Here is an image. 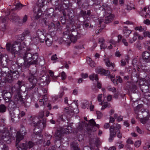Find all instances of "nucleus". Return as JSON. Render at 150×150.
I'll return each mask as SVG.
<instances>
[{"label":"nucleus","mask_w":150,"mask_h":150,"mask_svg":"<svg viewBox=\"0 0 150 150\" xmlns=\"http://www.w3.org/2000/svg\"><path fill=\"white\" fill-rule=\"evenodd\" d=\"M124 35L126 38L128 37L131 33L130 30L128 29H125L123 30Z\"/></svg>","instance_id":"40"},{"label":"nucleus","mask_w":150,"mask_h":150,"mask_svg":"<svg viewBox=\"0 0 150 150\" xmlns=\"http://www.w3.org/2000/svg\"><path fill=\"white\" fill-rule=\"evenodd\" d=\"M75 28H74L73 27H72V28L71 29V34L70 35H72L74 36H76L77 37H80V34L78 33L77 31V30L76 28V27H74Z\"/></svg>","instance_id":"20"},{"label":"nucleus","mask_w":150,"mask_h":150,"mask_svg":"<svg viewBox=\"0 0 150 150\" xmlns=\"http://www.w3.org/2000/svg\"><path fill=\"white\" fill-rule=\"evenodd\" d=\"M33 41L35 43V44H38L40 42H40V40L39 39H38V38H35L33 39Z\"/></svg>","instance_id":"54"},{"label":"nucleus","mask_w":150,"mask_h":150,"mask_svg":"<svg viewBox=\"0 0 150 150\" xmlns=\"http://www.w3.org/2000/svg\"><path fill=\"white\" fill-rule=\"evenodd\" d=\"M103 6L104 7V9L105 11V12H106L109 14H111V9L109 6L106 4L103 5Z\"/></svg>","instance_id":"28"},{"label":"nucleus","mask_w":150,"mask_h":150,"mask_svg":"<svg viewBox=\"0 0 150 150\" xmlns=\"http://www.w3.org/2000/svg\"><path fill=\"white\" fill-rule=\"evenodd\" d=\"M44 116V112L43 111H41L40 112L38 117L39 118H42Z\"/></svg>","instance_id":"62"},{"label":"nucleus","mask_w":150,"mask_h":150,"mask_svg":"<svg viewBox=\"0 0 150 150\" xmlns=\"http://www.w3.org/2000/svg\"><path fill=\"white\" fill-rule=\"evenodd\" d=\"M3 97L6 102H9L11 97V95L10 92H6L4 93Z\"/></svg>","instance_id":"18"},{"label":"nucleus","mask_w":150,"mask_h":150,"mask_svg":"<svg viewBox=\"0 0 150 150\" xmlns=\"http://www.w3.org/2000/svg\"><path fill=\"white\" fill-rule=\"evenodd\" d=\"M110 72L108 70H104V71L103 72V74L104 76H108V77L109 78L111 79L112 78H114V77L113 76L110 75Z\"/></svg>","instance_id":"36"},{"label":"nucleus","mask_w":150,"mask_h":150,"mask_svg":"<svg viewBox=\"0 0 150 150\" xmlns=\"http://www.w3.org/2000/svg\"><path fill=\"white\" fill-rule=\"evenodd\" d=\"M79 37H77L76 36H74L72 35H70V39L71 42L75 43L77 40V38Z\"/></svg>","instance_id":"44"},{"label":"nucleus","mask_w":150,"mask_h":150,"mask_svg":"<svg viewBox=\"0 0 150 150\" xmlns=\"http://www.w3.org/2000/svg\"><path fill=\"white\" fill-rule=\"evenodd\" d=\"M108 90L114 93H116L117 91L116 88L115 87L109 88H108Z\"/></svg>","instance_id":"52"},{"label":"nucleus","mask_w":150,"mask_h":150,"mask_svg":"<svg viewBox=\"0 0 150 150\" xmlns=\"http://www.w3.org/2000/svg\"><path fill=\"white\" fill-rule=\"evenodd\" d=\"M25 52L23 55V58L24 60L23 66L26 68H28L31 65L36 64L38 60V54L37 53H32L29 51Z\"/></svg>","instance_id":"1"},{"label":"nucleus","mask_w":150,"mask_h":150,"mask_svg":"<svg viewBox=\"0 0 150 150\" xmlns=\"http://www.w3.org/2000/svg\"><path fill=\"white\" fill-rule=\"evenodd\" d=\"M0 132L1 134V139L7 143H9L11 139L9 136L10 133L8 129L5 127H0Z\"/></svg>","instance_id":"5"},{"label":"nucleus","mask_w":150,"mask_h":150,"mask_svg":"<svg viewBox=\"0 0 150 150\" xmlns=\"http://www.w3.org/2000/svg\"><path fill=\"white\" fill-rule=\"evenodd\" d=\"M61 76L62 77V80H64L66 79L67 76L65 73L63 71L62 73Z\"/></svg>","instance_id":"55"},{"label":"nucleus","mask_w":150,"mask_h":150,"mask_svg":"<svg viewBox=\"0 0 150 150\" xmlns=\"http://www.w3.org/2000/svg\"><path fill=\"white\" fill-rule=\"evenodd\" d=\"M104 69L101 68H97L96 69V73L99 74H103V72L104 71Z\"/></svg>","instance_id":"46"},{"label":"nucleus","mask_w":150,"mask_h":150,"mask_svg":"<svg viewBox=\"0 0 150 150\" xmlns=\"http://www.w3.org/2000/svg\"><path fill=\"white\" fill-rule=\"evenodd\" d=\"M11 62L7 67L9 68L10 72L17 70V69L20 68V66L16 62H13L12 60H11Z\"/></svg>","instance_id":"12"},{"label":"nucleus","mask_w":150,"mask_h":150,"mask_svg":"<svg viewBox=\"0 0 150 150\" xmlns=\"http://www.w3.org/2000/svg\"><path fill=\"white\" fill-rule=\"evenodd\" d=\"M25 84L24 81H18L17 84L11 88V91L14 95L21 94V92L24 91L23 89L25 88Z\"/></svg>","instance_id":"4"},{"label":"nucleus","mask_w":150,"mask_h":150,"mask_svg":"<svg viewBox=\"0 0 150 150\" xmlns=\"http://www.w3.org/2000/svg\"><path fill=\"white\" fill-rule=\"evenodd\" d=\"M54 9L52 8H50L47 11V14L48 16H52L54 15Z\"/></svg>","instance_id":"37"},{"label":"nucleus","mask_w":150,"mask_h":150,"mask_svg":"<svg viewBox=\"0 0 150 150\" xmlns=\"http://www.w3.org/2000/svg\"><path fill=\"white\" fill-rule=\"evenodd\" d=\"M11 16L12 17L11 18V19L13 21L15 22H17L18 23H21V21H20L21 20L19 17L17 15L15 14H13Z\"/></svg>","instance_id":"21"},{"label":"nucleus","mask_w":150,"mask_h":150,"mask_svg":"<svg viewBox=\"0 0 150 150\" xmlns=\"http://www.w3.org/2000/svg\"><path fill=\"white\" fill-rule=\"evenodd\" d=\"M30 33V32L28 30H26L25 31H24L23 33V36H22L21 37V40H23L24 39V37L26 36H27L29 34V33Z\"/></svg>","instance_id":"47"},{"label":"nucleus","mask_w":150,"mask_h":150,"mask_svg":"<svg viewBox=\"0 0 150 150\" xmlns=\"http://www.w3.org/2000/svg\"><path fill=\"white\" fill-rule=\"evenodd\" d=\"M97 117L98 119L101 118L103 116V114L100 111H96Z\"/></svg>","instance_id":"49"},{"label":"nucleus","mask_w":150,"mask_h":150,"mask_svg":"<svg viewBox=\"0 0 150 150\" xmlns=\"http://www.w3.org/2000/svg\"><path fill=\"white\" fill-rule=\"evenodd\" d=\"M33 126L35 127L33 130L34 133L36 135H40L42 132V129L46 126V121L44 120L41 123L40 121H38L37 123H35Z\"/></svg>","instance_id":"6"},{"label":"nucleus","mask_w":150,"mask_h":150,"mask_svg":"<svg viewBox=\"0 0 150 150\" xmlns=\"http://www.w3.org/2000/svg\"><path fill=\"white\" fill-rule=\"evenodd\" d=\"M111 106L110 104L107 102H104L102 106L101 110H103L105 108H109Z\"/></svg>","instance_id":"41"},{"label":"nucleus","mask_w":150,"mask_h":150,"mask_svg":"<svg viewBox=\"0 0 150 150\" xmlns=\"http://www.w3.org/2000/svg\"><path fill=\"white\" fill-rule=\"evenodd\" d=\"M16 147L18 149H19V148H21V150H27L28 149V144L27 143H22L21 144H20V145H19L18 143V147L16 146Z\"/></svg>","instance_id":"23"},{"label":"nucleus","mask_w":150,"mask_h":150,"mask_svg":"<svg viewBox=\"0 0 150 150\" xmlns=\"http://www.w3.org/2000/svg\"><path fill=\"white\" fill-rule=\"evenodd\" d=\"M24 6L25 5L20 3H17L16 5V7L14 9V10L21 9L22 7Z\"/></svg>","instance_id":"42"},{"label":"nucleus","mask_w":150,"mask_h":150,"mask_svg":"<svg viewBox=\"0 0 150 150\" xmlns=\"http://www.w3.org/2000/svg\"><path fill=\"white\" fill-rule=\"evenodd\" d=\"M142 105L141 104L139 105L138 106H137L134 109L135 112L137 114L138 111L140 112L141 111H142V109L140 110V109L142 107Z\"/></svg>","instance_id":"43"},{"label":"nucleus","mask_w":150,"mask_h":150,"mask_svg":"<svg viewBox=\"0 0 150 150\" xmlns=\"http://www.w3.org/2000/svg\"><path fill=\"white\" fill-rule=\"evenodd\" d=\"M105 62L106 65L108 67H112V69H111V70H112V69H114V65L112 63H110V61L108 59H106L105 60ZM113 71H116V70H113Z\"/></svg>","instance_id":"31"},{"label":"nucleus","mask_w":150,"mask_h":150,"mask_svg":"<svg viewBox=\"0 0 150 150\" xmlns=\"http://www.w3.org/2000/svg\"><path fill=\"white\" fill-rule=\"evenodd\" d=\"M0 60V64L4 67H8V65L11 62L7 55H3Z\"/></svg>","instance_id":"11"},{"label":"nucleus","mask_w":150,"mask_h":150,"mask_svg":"<svg viewBox=\"0 0 150 150\" xmlns=\"http://www.w3.org/2000/svg\"><path fill=\"white\" fill-rule=\"evenodd\" d=\"M142 112H143V113L144 115H143V116H146L143 118L141 119L140 120V122L142 123L145 124L147 122L149 119V116H148V113L146 111H145L144 112L142 111Z\"/></svg>","instance_id":"15"},{"label":"nucleus","mask_w":150,"mask_h":150,"mask_svg":"<svg viewBox=\"0 0 150 150\" xmlns=\"http://www.w3.org/2000/svg\"><path fill=\"white\" fill-rule=\"evenodd\" d=\"M144 95V98L150 101V95L146 93Z\"/></svg>","instance_id":"63"},{"label":"nucleus","mask_w":150,"mask_h":150,"mask_svg":"<svg viewBox=\"0 0 150 150\" xmlns=\"http://www.w3.org/2000/svg\"><path fill=\"white\" fill-rule=\"evenodd\" d=\"M114 17V16L112 14H109L108 16L105 17V23L107 24L111 22L113 20Z\"/></svg>","instance_id":"19"},{"label":"nucleus","mask_w":150,"mask_h":150,"mask_svg":"<svg viewBox=\"0 0 150 150\" xmlns=\"http://www.w3.org/2000/svg\"><path fill=\"white\" fill-rule=\"evenodd\" d=\"M77 142H73L71 144V146L74 150H80V149L79 146Z\"/></svg>","instance_id":"26"},{"label":"nucleus","mask_w":150,"mask_h":150,"mask_svg":"<svg viewBox=\"0 0 150 150\" xmlns=\"http://www.w3.org/2000/svg\"><path fill=\"white\" fill-rule=\"evenodd\" d=\"M55 27L54 24L53 23L51 22L49 25H48V27L49 30L51 28H54Z\"/></svg>","instance_id":"56"},{"label":"nucleus","mask_w":150,"mask_h":150,"mask_svg":"<svg viewBox=\"0 0 150 150\" xmlns=\"http://www.w3.org/2000/svg\"><path fill=\"white\" fill-rule=\"evenodd\" d=\"M38 4L39 6L40 7H42L44 6V0H38Z\"/></svg>","instance_id":"45"},{"label":"nucleus","mask_w":150,"mask_h":150,"mask_svg":"<svg viewBox=\"0 0 150 150\" xmlns=\"http://www.w3.org/2000/svg\"><path fill=\"white\" fill-rule=\"evenodd\" d=\"M138 36V34L136 32L134 34V36L132 38H130L129 39V42L130 43H133L137 39V37Z\"/></svg>","instance_id":"24"},{"label":"nucleus","mask_w":150,"mask_h":150,"mask_svg":"<svg viewBox=\"0 0 150 150\" xmlns=\"http://www.w3.org/2000/svg\"><path fill=\"white\" fill-rule=\"evenodd\" d=\"M27 19H28L27 16L25 15L24 16V17H23V19H22V22H21V23H25L27 20Z\"/></svg>","instance_id":"58"},{"label":"nucleus","mask_w":150,"mask_h":150,"mask_svg":"<svg viewBox=\"0 0 150 150\" xmlns=\"http://www.w3.org/2000/svg\"><path fill=\"white\" fill-rule=\"evenodd\" d=\"M141 94L139 92H137L135 94H132L131 96L132 100L133 101L136 102L140 99Z\"/></svg>","instance_id":"17"},{"label":"nucleus","mask_w":150,"mask_h":150,"mask_svg":"<svg viewBox=\"0 0 150 150\" xmlns=\"http://www.w3.org/2000/svg\"><path fill=\"white\" fill-rule=\"evenodd\" d=\"M69 38L70 36H69L67 34V33L66 34L64 35L63 37V40L66 41V39H69Z\"/></svg>","instance_id":"61"},{"label":"nucleus","mask_w":150,"mask_h":150,"mask_svg":"<svg viewBox=\"0 0 150 150\" xmlns=\"http://www.w3.org/2000/svg\"><path fill=\"white\" fill-rule=\"evenodd\" d=\"M138 90L137 89V87L135 85H132L130 86L129 88V91L132 94H135L138 92Z\"/></svg>","instance_id":"22"},{"label":"nucleus","mask_w":150,"mask_h":150,"mask_svg":"<svg viewBox=\"0 0 150 150\" xmlns=\"http://www.w3.org/2000/svg\"><path fill=\"white\" fill-rule=\"evenodd\" d=\"M60 20L61 23L62 24H65L66 22L65 17L64 16H62L60 17Z\"/></svg>","instance_id":"50"},{"label":"nucleus","mask_w":150,"mask_h":150,"mask_svg":"<svg viewBox=\"0 0 150 150\" xmlns=\"http://www.w3.org/2000/svg\"><path fill=\"white\" fill-rule=\"evenodd\" d=\"M36 72V71L35 70L33 71L30 70V75L28 78V80L29 82L31 83L32 86H30L28 87H25L24 89H25V91H24L23 92L25 93L27 91V93L28 91H31L36 86L37 83V80L35 76V74Z\"/></svg>","instance_id":"2"},{"label":"nucleus","mask_w":150,"mask_h":150,"mask_svg":"<svg viewBox=\"0 0 150 150\" xmlns=\"http://www.w3.org/2000/svg\"><path fill=\"white\" fill-rule=\"evenodd\" d=\"M27 144H28V148L29 149H31L35 145L34 143L31 141L29 142Z\"/></svg>","instance_id":"51"},{"label":"nucleus","mask_w":150,"mask_h":150,"mask_svg":"<svg viewBox=\"0 0 150 150\" xmlns=\"http://www.w3.org/2000/svg\"><path fill=\"white\" fill-rule=\"evenodd\" d=\"M26 130L24 127L21 128L19 132H18L16 135V146L18 147V144L24 138V135L26 133Z\"/></svg>","instance_id":"7"},{"label":"nucleus","mask_w":150,"mask_h":150,"mask_svg":"<svg viewBox=\"0 0 150 150\" xmlns=\"http://www.w3.org/2000/svg\"><path fill=\"white\" fill-rule=\"evenodd\" d=\"M87 62L88 64L91 67H95V64L94 62L89 57L87 58Z\"/></svg>","instance_id":"29"},{"label":"nucleus","mask_w":150,"mask_h":150,"mask_svg":"<svg viewBox=\"0 0 150 150\" xmlns=\"http://www.w3.org/2000/svg\"><path fill=\"white\" fill-rule=\"evenodd\" d=\"M19 115H20V112L18 109L10 112V115L11 120L13 122L16 123L19 121L20 117Z\"/></svg>","instance_id":"9"},{"label":"nucleus","mask_w":150,"mask_h":150,"mask_svg":"<svg viewBox=\"0 0 150 150\" xmlns=\"http://www.w3.org/2000/svg\"><path fill=\"white\" fill-rule=\"evenodd\" d=\"M89 122L90 123V125L93 126H96L98 128H99V125L98 124H96L95 122L94 121L93 119H92L89 120Z\"/></svg>","instance_id":"39"},{"label":"nucleus","mask_w":150,"mask_h":150,"mask_svg":"<svg viewBox=\"0 0 150 150\" xmlns=\"http://www.w3.org/2000/svg\"><path fill=\"white\" fill-rule=\"evenodd\" d=\"M80 14L81 16L84 17L86 14V12L85 11L81 10L80 12Z\"/></svg>","instance_id":"53"},{"label":"nucleus","mask_w":150,"mask_h":150,"mask_svg":"<svg viewBox=\"0 0 150 150\" xmlns=\"http://www.w3.org/2000/svg\"><path fill=\"white\" fill-rule=\"evenodd\" d=\"M145 37H146L147 36L148 37H149L150 38V33L146 31L144 32L143 33Z\"/></svg>","instance_id":"60"},{"label":"nucleus","mask_w":150,"mask_h":150,"mask_svg":"<svg viewBox=\"0 0 150 150\" xmlns=\"http://www.w3.org/2000/svg\"><path fill=\"white\" fill-rule=\"evenodd\" d=\"M114 128L115 129L119 130L121 128L120 125L118 124H116L115 126H114Z\"/></svg>","instance_id":"59"},{"label":"nucleus","mask_w":150,"mask_h":150,"mask_svg":"<svg viewBox=\"0 0 150 150\" xmlns=\"http://www.w3.org/2000/svg\"><path fill=\"white\" fill-rule=\"evenodd\" d=\"M142 55L144 59H147L150 57V54L148 51H146L142 53Z\"/></svg>","instance_id":"32"},{"label":"nucleus","mask_w":150,"mask_h":150,"mask_svg":"<svg viewBox=\"0 0 150 150\" xmlns=\"http://www.w3.org/2000/svg\"><path fill=\"white\" fill-rule=\"evenodd\" d=\"M14 79L11 74H8L7 75L6 77V81H7L8 82L11 83Z\"/></svg>","instance_id":"27"},{"label":"nucleus","mask_w":150,"mask_h":150,"mask_svg":"<svg viewBox=\"0 0 150 150\" xmlns=\"http://www.w3.org/2000/svg\"><path fill=\"white\" fill-rule=\"evenodd\" d=\"M12 46L11 45L10 43H7L6 44V48L7 50L8 51L10 50V49H11Z\"/></svg>","instance_id":"48"},{"label":"nucleus","mask_w":150,"mask_h":150,"mask_svg":"<svg viewBox=\"0 0 150 150\" xmlns=\"http://www.w3.org/2000/svg\"><path fill=\"white\" fill-rule=\"evenodd\" d=\"M122 42L125 46H127L128 45V43L127 42V41L125 39L123 38L122 39Z\"/></svg>","instance_id":"57"},{"label":"nucleus","mask_w":150,"mask_h":150,"mask_svg":"<svg viewBox=\"0 0 150 150\" xmlns=\"http://www.w3.org/2000/svg\"><path fill=\"white\" fill-rule=\"evenodd\" d=\"M11 74L14 79H17L19 76V73L18 70L11 71Z\"/></svg>","instance_id":"25"},{"label":"nucleus","mask_w":150,"mask_h":150,"mask_svg":"<svg viewBox=\"0 0 150 150\" xmlns=\"http://www.w3.org/2000/svg\"><path fill=\"white\" fill-rule=\"evenodd\" d=\"M36 33L40 42H44L46 37V30L43 29H38Z\"/></svg>","instance_id":"10"},{"label":"nucleus","mask_w":150,"mask_h":150,"mask_svg":"<svg viewBox=\"0 0 150 150\" xmlns=\"http://www.w3.org/2000/svg\"><path fill=\"white\" fill-rule=\"evenodd\" d=\"M110 136L109 140L110 142L113 139V137H115L116 135V130L114 128V126H111L110 128Z\"/></svg>","instance_id":"13"},{"label":"nucleus","mask_w":150,"mask_h":150,"mask_svg":"<svg viewBox=\"0 0 150 150\" xmlns=\"http://www.w3.org/2000/svg\"><path fill=\"white\" fill-rule=\"evenodd\" d=\"M141 142L139 141H137L134 144V145L136 147H139L141 144Z\"/></svg>","instance_id":"64"},{"label":"nucleus","mask_w":150,"mask_h":150,"mask_svg":"<svg viewBox=\"0 0 150 150\" xmlns=\"http://www.w3.org/2000/svg\"><path fill=\"white\" fill-rule=\"evenodd\" d=\"M21 49L22 47L21 43L20 42L15 41L12 45L11 52L12 53L14 54V55L15 56V54H17L18 51L21 50Z\"/></svg>","instance_id":"8"},{"label":"nucleus","mask_w":150,"mask_h":150,"mask_svg":"<svg viewBox=\"0 0 150 150\" xmlns=\"http://www.w3.org/2000/svg\"><path fill=\"white\" fill-rule=\"evenodd\" d=\"M90 79L92 80H93L94 79L96 81H98V75L97 74H93L90 75L89 76Z\"/></svg>","instance_id":"38"},{"label":"nucleus","mask_w":150,"mask_h":150,"mask_svg":"<svg viewBox=\"0 0 150 150\" xmlns=\"http://www.w3.org/2000/svg\"><path fill=\"white\" fill-rule=\"evenodd\" d=\"M13 98V101H11L10 102L8 105L9 107H10L11 106V107L14 108L17 105L20 106L22 105H25V101L21 94L14 95Z\"/></svg>","instance_id":"3"},{"label":"nucleus","mask_w":150,"mask_h":150,"mask_svg":"<svg viewBox=\"0 0 150 150\" xmlns=\"http://www.w3.org/2000/svg\"><path fill=\"white\" fill-rule=\"evenodd\" d=\"M46 45L49 47L52 44L53 39L50 35L47 36L45 39Z\"/></svg>","instance_id":"16"},{"label":"nucleus","mask_w":150,"mask_h":150,"mask_svg":"<svg viewBox=\"0 0 150 150\" xmlns=\"http://www.w3.org/2000/svg\"><path fill=\"white\" fill-rule=\"evenodd\" d=\"M39 21L42 25H47L48 23V20L46 18H43L40 19Z\"/></svg>","instance_id":"35"},{"label":"nucleus","mask_w":150,"mask_h":150,"mask_svg":"<svg viewBox=\"0 0 150 150\" xmlns=\"http://www.w3.org/2000/svg\"><path fill=\"white\" fill-rule=\"evenodd\" d=\"M54 136L56 139H59L62 136L61 132L59 130H57L56 131Z\"/></svg>","instance_id":"34"},{"label":"nucleus","mask_w":150,"mask_h":150,"mask_svg":"<svg viewBox=\"0 0 150 150\" xmlns=\"http://www.w3.org/2000/svg\"><path fill=\"white\" fill-rule=\"evenodd\" d=\"M7 107L4 104H1L0 105V113H3L6 111Z\"/></svg>","instance_id":"33"},{"label":"nucleus","mask_w":150,"mask_h":150,"mask_svg":"<svg viewBox=\"0 0 150 150\" xmlns=\"http://www.w3.org/2000/svg\"><path fill=\"white\" fill-rule=\"evenodd\" d=\"M139 84L140 88L144 94H146L149 92V87L148 85L144 84L142 81H140Z\"/></svg>","instance_id":"14"},{"label":"nucleus","mask_w":150,"mask_h":150,"mask_svg":"<svg viewBox=\"0 0 150 150\" xmlns=\"http://www.w3.org/2000/svg\"><path fill=\"white\" fill-rule=\"evenodd\" d=\"M62 130L64 133L69 134L71 131V127L68 126L66 128H63L62 129Z\"/></svg>","instance_id":"30"}]
</instances>
